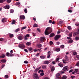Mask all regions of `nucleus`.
<instances>
[{"mask_svg": "<svg viewBox=\"0 0 79 79\" xmlns=\"http://www.w3.org/2000/svg\"><path fill=\"white\" fill-rule=\"evenodd\" d=\"M52 32V30L50 27H47L45 31V35H48L50 33H51Z\"/></svg>", "mask_w": 79, "mask_h": 79, "instance_id": "obj_1", "label": "nucleus"}, {"mask_svg": "<svg viewBox=\"0 0 79 79\" xmlns=\"http://www.w3.org/2000/svg\"><path fill=\"white\" fill-rule=\"evenodd\" d=\"M33 77L34 78V79H39V78L37 74L35 73H34L33 74Z\"/></svg>", "mask_w": 79, "mask_h": 79, "instance_id": "obj_2", "label": "nucleus"}, {"mask_svg": "<svg viewBox=\"0 0 79 79\" xmlns=\"http://www.w3.org/2000/svg\"><path fill=\"white\" fill-rule=\"evenodd\" d=\"M18 47L20 48H21L22 49H24V48H25V45L24 44H20L18 45Z\"/></svg>", "mask_w": 79, "mask_h": 79, "instance_id": "obj_3", "label": "nucleus"}, {"mask_svg": "<svg viewBox=\"0 0 79 79\" xmlns=\"http://www.w3.org/2000/svg\"><path fill=\"white\" fill-rule=\"evenodd\" d=\"M61 37V35H56V36L54 37V39L55 40H58L59 38Z\"/></svg>", "mask_w": 79, "mask_h": 79, "instance_id": "obj_4", "label": "nucleus"}, {"mask_svg": "<svg viewBox=\"0 0 79 79\" xmlns=\"http://www.w3.org/2000/svg\"><path fill=\"white\" fill-rule=\"evenodd\" d=\"M60 60L59 58H57L56 60H55V61H53L52 62V63L53 64H56V63L58 61Z\"/></svg>", "mask_w": 79, "mask_h": 79, "instance_id": "obj_5", "label": "nucleus"}, {"mask_svg": "<svg viewBox=\"0 0 79 79\" xmlns=\"http://www.w3.org/2000/svg\"><path fill=\"white\" fill-rule=\"evenodd\" d=\"M6 55L7 56H13V54H12V53H10V54L9 52L6 53Z\"/></svg>", "mask_w": 79, "mask_h": 79, "instance_id": "obj_6", "label": "nucleus"}, {"mask_svg": "<svg viewBox=\"0 0 79 79\" xmlns=\"http://www.w3.org/2000/svg\"><path fill=\"white\" fill-rule=\"evenodd\" d=\"M69 67L67 66H64L63 69V71H67L69 69Z\"/></svg>", "mask_w": 79, "mask_h": 79, "instance_id": "obj_7", "label": "nucleus"}, {"mask_svg": "<svg viewBox=\"0 0 79 79\" xmlns=\"http://www.w3.org/2000/svg\"><path fill=\"white\" fill-rule=\"evenodd\" d=\"M45 38L44 37H41L40 38V42H44V40H45Z\"/></svg>", "mask_w": 79, "mask_h": 79, "instance_id": "obj_8", "label": "nucleus"}, {"mask_svg": "<svg viewBox=\"0 0 79 79\" xmlns=\"http://www.w3.org/2000/svg\"><path fill=\"white\" fill-rule=\"evenodd\" d=\"M18 39L19 40H21L23 39V36L22 35H19L18 36Z\"/></svg>", "mask_w": 79, "mask_h": 79, "instance_id": "obj_9", "label": "nucleus"}, {"mask_svg": "<svg viewBox=\"0 0 79 79\" xmlns=\"http://www.w3.org/2000/svg\"><path fill=\"white\" fill-rule=\"evenodd\" d=\"M66 78H67V77L65 75H64L61 78L59 77V79H66Z\"/></svg>", "mask_w": 79, "mask_h": 79, "instance_id": "obj_10", "label": "nucleus"}, {"mask_svg": "<svg viewBox=\"0 0 79 79\" xmlns=\"http://www.w3.org/2000/svg\"><path fill=\"white\" fill-rule=\"evenodd\" d=\"M2 23H3L6 22V19L5 18L2 19Z\"/></svg>", "mask_w": 79, "mask_h": 79, "instance_id": "obj_11", "label": "nucleus"}, {"mask_svg": "<svg viewBox=\"0 0 79 79\" xmlns=\"http://www.w3.org/2000/svg\"><path fill=\"white\" fill-rule=\"evenodd\" d=\"M4 8L5 9H7L10 8V6L9 5H7L4 6Z\"/></svg>", "mask_w": 79, "mask_h": 79, "instance_id": "obj_12", "label": "nucleus"}, {"mask_svg": "<svg viewBox=\"0 0 79 79\" xmlns=\"http://www.w3.org/2000/svg\"><path fill=\"white\" fill-rule=\"evenodd\" d=\"M20 18L21 19H25V16H24V15H20Z\"/></svg>", "mask_w": 79, "mask_h": 79, "instance_id": "obj_13", "label": "nucleus"}, {"mask_svg": "<svg viewBox=\"0 0 79 79\" xmlns=\"http://www.w3.org/2000/svg\"><path fill=\"white\" fill-rule=\"evenodd\" d=\"M58 66H60V67H61V68H62V67H63V65L61 63H59V64H58Z\"/></svg>", "mask_w": 79, "mask_h": 79, "instance_id": "obj_14", "label": "nucleus"}, {"mask_svg": "<svg viewBox=\"0 0 79 79\" xmlns=\"http://www.w3.org/2000/svg\"><path fill=\"white\" fill-rule=\"evenodd\" d=\"M55 35V34H54V33H52L50 34L49 36L50 37H54Z\"/></svg>", "mask_w": 79, "mask_h": 79, "instance_id": "obj_15", "label": "nucleus"}, {"mask_svg": "<svg viewBox=\"0 0 79 79\" xmlns=\"http://www.w3.org/2000/svg\"><path fill=\"white\" fill-rule=\"evenodd\" d=\"M46 68H47V66H46L45 65H43L42 66V68L43 69H46Z\"/></svg>", "mask_w": 79, "mask_h": 79, "instance_id": "obj_16", "label": "nucleus"}, {"mask_svg": "<svg viewBox=\"0 0 79 79\" xmlns=\"http://www.w3.org/2000/svg\"><path fill=\"white\" fill-rule=\"evenodd\" d=\"M37 47H38L39 48H40V47H42V44H37Z\"/></svg>", "mask_w": 79, "mask_h": 79, "instance_id": "obj_17", "label": "nucleus"}, {"mask_svg": "<svg viewBox=\"0 0 79 79\" xmlns=\"http://www.w3.org/2000/svg\"><path fill=\"white\" fill-rule=\"evenodd\" d=\"M44 64H48L49 63V61H44Z\"/></svg>", "mask_w": 79, "mask_h": 79, "instance_id": "obj_18", "label": "nucleus"}, {"mask_svg": "<svg viewBox=\"0 0 79 79\" xmlns=\"http://www.w3.org/2000/svg\"><path fill=\"white\" fill-rule=\"evenodd\" d=\"M74 71L76 73H78V72H79V69H75Z\"/></svg>", "mask_w": 79, "mask_h": 79, "instance_id": "obj_19", "label": "nucleus"}, {"mask_svg": "<svg viewBox=\"0 0 79 79\" xmlns=\"http://www.w3.org/2000/svg\"><path fill=\"white\" fill-rule=\"evenodd\" d=\"M73 40H69V44H71V43H73Z\"/></svg>", "mask_w": 79, "mask_h": 79, "instance_id": "obj_20", "label": "nucleus"}, {"mask_svg": "<svg viewBox=\"0 0 79 79\" xmlns=\"http://www.w3.org/2000/svg\"><path fill=\"white\" fill-rule=\"evenodd\" d=\"M78 34V33H77V32H75L73 34V36H76V35H77Z\"/></svg>", "mask_w": 79, "mask_h": 79, "instance_id": "obj_21", "label": "nucleus"}, {"mask_svg": "<svg viewBox=\"0 0 79 79\" xmlns=\"http://www.w3.org/2000/svg\"><path fill=\"white\" fill-rule=\"evenodd\" d=\"M65 58L66 61H68L69 60V59H68V56H65Z\"/></svg>", "mask_w": 79, "mask_h": 79, "instance_id": "obj_22", "label": "nucleus"}, {"mask_svg": "<svg viewBox=\"0 0 79 79\" xmlns=\"http://www.w3.org/2000/svg\"><path fill=\"white\" fill-rule=\"evenodd\" d=\"M40 69V67L36 69L35 71V72H37V71H38Z\"/></svg>", "mask_w": 79, "mask_h": 79, "instance_id": "obj_23", "label": "nucleus"}, {"mask_svg": "<svg viewBox=\"0 0 79 79\" xmlns=\"http://www.w3.org/2000/svg\"><path fill=\"white\" fill-rule=\"evenodd\" d=\"M20 31V29H19V28H18L15 30V32H18V31Z\"/></svg>", "mask_w": 79, "mask_h": 79, "instance_id": "obj_24", "label": "nucleus"}, {"mask_svg": "<svg viewBox=\"0 0 79 79\" xmlns=\"http://www.w3.org/2000/svg\"><path fill=\"white\" fill-rule=\"evenodd\" d=\"M56 52H59V51H60V49L59 48H57L56 49Z\"/></svg>", "mask_w": 79, "mask_h": 79, "instance_id": "obj_25", "label": "nucleus"}, {"mask_svg": "<svg viewBox=\"0 0 79 79\" xmlns=\"http://www.w3.org/2000/svg\"><path fill=\"white\" fill-rule=\"evenodd\" d=\"M26 45H28V46L30 45H31V43L30 42H28L26 43Z\"/></svg>", "mask_w": 79, "mask_h": 79, "instance_id": "obj_26", "label": "nucleus"}, {"mask_svg": "<svg viewBox=\"0 0 79 79\" xmlns=\"http://www.w3.org/2000/svg\"><path fill=\"white\" fill-rule=\"evenodd\" d=\"M5 55L4 54L2 55V56H0V57H1V58H5Z\"/></svg>", "mask_w": 79, "mask_h": 79, "instance_id": "obj_27", "label": "nucleus"}, {"mask_svg": "<svg viewBox=\"0 0 79 79\" xmlns=\"http://www.w3.org/2000/svg\"><path fill=\"white\" fill-rule=\"evenodd\" d=\"M38 26V25L36 23H35V24H34L33 27H37Z\"/></svg>", "mask_w": 79, "mask_h": 79, "instance_id": "obj_28", "label": "nucleus"}, {"mask_svg": "<svg viewBox=\"0 0 79 79\" xmlns=\"http://www.w3.org/2000/svg\"><path fill=\"white\" fill-rule=\"evenodd\" d=\"M50 53V52H48V56H47V58H50V54H49V53Z\"/></svg>", "mask_w": 79, "mask_h": 79, "instance_id": "obj_29", "label": "nucleus"}, {"mask_svg": "<svg viewBox=\"0 0 79 79\" xmlns=\"http://www.w3.org/2000/svg\"><path fill=\"white\" fill-rule=\"evenodd\" d=\"M51 71H55V67H52L51 68Z\"/></svg>", "mask_w": 79, "mask_h": 79, "instance_id": "obj_30", "label": "nucleus"}, {"mask_svg": "<svg viewBox=\"0 0 79 79\" xmlns=\"http://www.w3.org/2000/svg\"><path fill=\"white\" fill-rule=\"evenodd\" d=\"M40 58H41V59H44L45 56H40Z\"/></svg>", "mask_w": 79, "mask_h": 79, "instance_id": "obj_31", "label": "nucleus"}, {"mask_svg": "<svg viewBox=\"0 0 79 79\" xmlns=\"http://www.w3.org/2000/svg\"><path fill=\"white\" fill-rule=\"evenodd\" d=\"M1 62L2 63H5L6 62V60L5 59H3L1 60Z\"/></svg>", "mask_w": 79, "mask_h": 79, "instance_id": "obj_32", "label": "nucleus"}, {"mask_svg": "<svg viewBox=\"0 0 79 79\" xmlns=\"http://www.w3.org/2000/svg\"><path fill=\"white\" fill-rule=\"evenodd\" d=\"M5 0H0V3H3Z\"/></svg>", "mask_w": 79, "mask_h": 79, "instance_id": "obj_33", "label": "nucleus"}, {"mask_svg": "<svg viewBox=\"0 0 79 79\" xmlns=\"http://www.w3.org/2000/svg\"><path fill=\"white\" fill-rule=\"evenodd\" d=\"M73 53L74 55H76L77 54V52L75 51L73 52Z\"/></svg>", "mask_w": 79, "mask_h": 79, "instance_id": "obj_34", "label": "nucleus"}, {"mask_svg": "<svg viewBox=\"0 0 79 79\" xmlns=\"http://www.w3.org/2000/svg\"><path fill=\"white\" fill-rule=\"evenodd\" d=\"M24 12L25 13H27V8H25L24 10Z\"/></svg>", "mask_w": 79, "mask_h": 79, "instance_id": "obj_35", "label": "nucleus"}, {"mask_svg": "<svg viewBox=\"0 0 79 79\" xmlns=\"http://www.w3.org/2000/svg\"><path fill=\"white\" fill-rule=\"evenodd\" d=\"M38 73H43V70H40L38 71Z\"/></svg>", "mask_w": 79, "mask_h": 79, "instance_id": "obj_36", "label": "nucleus"}, {"mask_svg": "<svg viewBox=\"0 0 79 79\" xmlns=\"http://www.w3.org/2000/svg\"><path fill=\"white\" fill-rule=\"evenodd\" d=\"M67 28L69 30H71V27L70 26H69L67 27Z\"/></svg>", "mask_w": 79, "mask_h": 79, "instance_id": "obj_37", "label": "nucleus"}, {"mask_svg": "<svg viewBox=\"0 0 79 79\" xmlns=\"http://www.w3.org/2000/svg\"><path fill=\"white\" fill-rule=\"evenodd\" d=\"M75 40H79V37L77 36L76 37H75Z\"/></svg>", "mask_w": 79, "mask_h": 79, "instance_id": "obj_38", "label": "nucleus"}, {"mask_svg": "<svg viewBox=\"0 0 79 79\" xmlns=\"http://www.w3.org/2000/svg\"><path fill=\"white\" fill-rule=\"evenodd\" d=\"M73 35V33H70L69 35V37H72V36Z\"/></svg>", "mask_w": 79, "mask_h": 79, "instance_id": "obj_39", "label": "nucleus"}, {"mask_svg": "<svg viewBox=\"0 0 79 79\" xmlns=\"http://www.w3.org/2000/svg\"><path fill=\"white\" fill-rule=\"evenodd\" d=\"M61 48H64V46L63 45H61L60 46Z\"/></svg>", "mask_w": 79, "mask_h": 79, "instance_id": "obj_40", "label": "nucleus"}, {"mask_svg": "<svg viewBox=\"0 0 79 79\" xmlns=\"http://www.w3.org/2000/svg\"><path fill=\"white\" fill-rule=\"evenodd\" d=\"M16 22V21L15 20H13L12 22L11 23V24H15V22Z\"/></svg>", "mask_w": 79, "mask_h": 79, "instance_id": "obj_41", "label": "nucleus"}, {"mask_svg": "<svg viewBox=\"0 0 79 79\" xmlns=\"http://www.w3.org/2000/svg\"><path fill=\"white\" fill-rule=\"evenodd\" d=\"M5 79H8V75H6L5 76Z\"/></svg>", "mask_w": 79, "mask_h": 79, "instance_id": "obj_42", "label": "nucleus"}, {"mask_svg": "<svg viewBox=\"0 0 79 79\" xmlns=\"http://www.w3.org/2000/svg\"><path fill=\"white\" fill-rule=\"evenodd\" d=\"M10 13H14V10L12 9H11L10 10Z\"/></svg>", "mask_w": 79, "mask_h": 79, "instance_id": "obj_43", "label": "nucleus"}, {"mask_svg": "<svg viewBox=\"0 0 79 79\" xmlns=\"http://www.w3.org/2000/svg\"><path fill=\"white\" fill-rule=\"evenodd\" d=\"M53 44V42L52 41H51L49 42V45H52V44Z\"/></svg>", "mask_w": 79, "mask_h": 79, "instance_id": "obj_44", "label": "nucleus"}, {"mask_svg": "<svg viewBox=\"0 0 79 79\" xmlns=\"http://www.w3.org/2000/svg\"><path fill=\"white\" fill-rule=\"evenodd\" d=\"M63 62L64 63H66V60H62Z\"/></svg>", "mask_w": 79, "mask_h": 79, "instance_id": "obj_45", "label": "nucleus"}, {"mask_svg": "<svg viewBox=\"0 0 79 79\" xmlns=\"http://www.w3.org/2000/svg\"><path fill=\"white\" fill-rule=\"evenodd\" d=\"M28 50L29 52H31V51H32V48H30L28 49Z\"/></svg>", "mask_w": 79, "mask_h": 79, "instance_id": "obj_46", "label": "nucleus"}, {"mask_svg": "<svg viewBox=\"0 0 79 79\" xmlns=\"http://www.w3.org/2000/svg\"><path fill=\"white\" fill-rule=\"evenodd\" d=\"M60 76V74L59 73H57L56 75V77H58Z\"/></svg>", "mask_w": 79, "mask_h": 79, "instance_id": "obj_47", "label": "nucleus"}, {"mask_svg": "<svg viewBox=\"0 0 79 79\" xmlns=\"http://www.w3.org/2000/svg\"><path fill=\"white\" fill-rule=\"evenodd\" d=\"M63 21H60L59 22V24H63Z\"/></svg>", "mask_w": 79, "mask_h": 79, "instance_id": "obj_48", "label": "nucleus"}, {"mask_svg": "<svg viewBox=\"0 0 79 79\" xmlns=\"http://www.w3.org/2000/svg\"><path fill=\"white\" fill-rule=\"evenodd\" d=\"M10 37H13V34H10Z\"/></svg>", "mask_w": 79, "mask_h": 79, "instance_id": "obj_49", "label": "nucleus"}, {"mask_svg": "<svg viewBox=\"0 0 79 79\" xmlns=\"http://www.w3.org/2000/svg\"><path fill=\"white\" fill-rule=\"evenodd\" d=\"M28 63L29 62H28V61H24V63H25L26 64H27V63Z\"/></svg>", "mask_w": 79, "mask_h": 79, "instance_id": "obj_50", "label": "nucleus"}, {"mask_svg": "<svg viewBox=\"0 0 79 79\" xmlns=\"http://www.w3.org/2000/svg\"><path fill=\"white\" fill-rule=\"evenodd\" d=\"M24 40H27V36H25Z\"/></svg>", "mask_w": 79, "mask_h": 79, "instance_id": "obj_51", "label": "nucleus"}, {"mask_svg": "<svg viewBox=\"0 0 79 79\" xmlns=\"http://www.w3.org/2000/svg\"><path fill=\"white\" fill-rule=\"evenodd\" d=\"M32 35H33V36H35V35H36V34L34 33H32Z\"/></svg>", "mask_w": 79, "mask_h": 79, "instance_id": "obj_52", "label": "nucleus"}, {"mask_svg": "<svg viewBox=\"0 0 79 79\" xmlns=\"http://www.w3.org/2000/svg\"><path fill=\"white\" fill-rule=\"evenodd\" d=\"M68 11L69 13H72V10H68Z\"/></svg>", "mask_w": 79, "mask_h": 79, "instance_id": "obj_53", "label": "nucleus"}, {"mask_svg": "<svg viewBox=\"0 0 79 79\" xmlns=\"http://www.w3.org/2000/svg\"><path fill=\"white\" fill-rule=\"evenodd\" d=\"M40 54V53H37V54H36L35 56H38Z\"/></svg>", "mask_w": 79, "mask_h": 79, "instance_id": "obj_54", "label": "nucleus"}, {"mask_svg": "<svg viewBox=\"0 0 79 79\" xmlns=\"http://www.w3.org/2000/svg\"><path fill=\"white\" fill-rule=\"evenodd\" d=\"M26 27H23L22 28L21 30H22V29H26Z\"/></svg>", "mask_w": 79, "mask_h": 79, "instance_id": "obj_55", "label": "nucleus"}, {"mask_svg": "<svg viewBox=\"0 0 79 79\" xmlns=\"http://www.w3.org/2000/svg\"><path fill=\"white\" fill-rule=\"evenodd\" d=\"M30 35L29 34H27L25 36L26 37H29Z\"/></svg>", "mask_w": 79, "mask_h": 79, "instance_id": "obj_56", "label": "nucleus"}, {"mask_svg": "<svg viewBox=\"0 0 79 79\" xmlns=\"http://www.w3.org/2000/svg\"><path fill=\"white\" fill-rule=\"evenodd\" d=\"M40 74L41 76H43L44 75V73H41Z\"/></svg>", "mask_w": 79, "mask_h": 79, "instance_id": "obj_57", "label": "nucleus"}, {"mask_svg": "<svg viewBox=\"0 0 79 79\" xmlns=\"http://www.w3.org/2000/svg\"><path fill=\"white\" fill-rule=\"evenodd\" d=\"M11 1V0H7V2L8 3H10V2Z\"/></svg>", "mask_w": 79, "mask_h": 79, "instance_id": "obj_58", "label": "nucleus"}, {"mask_svg": "<svg viewBox=\"0 0 79 79\" xmlns=\"http://www.w3.org/2000/svg\"><path fill=\"white\" fill-rule=\"evenodd\" d=\"M75 77V76H71V78H72V79H74Z\"/></svg>", "mask_w": 79, "mask_h": 79, "instance_id": "obj_59", "label": "nucleus"}, {"mask_svg": "<svg viewBox=\"0 0 79 79\" xmlns=\"http://www.w3.org/2000/svg\"><path fill=\"white\" fill-rule=\"evenodd\" d=\"M75 25L76 26H79V23H76L75 24Z\"/></svg>", "mask_w": 79, "mask_h": 79, "instance_id": "obj_60", "label": "nucleus"}, {"mask_svg": "<svg viewBox=\"0 0 79 79\" xmlns=\"http://www.w3.org/2000/svg\"><path fill=\"white\" fill-rule=\"evenodd\" d=\"M25 52H27H27H28V51H27V49H25L24 50Z\"/></svg>", "mask_w": 79, "mask_h": 79, "instance_id": "obj_61", "label": "nucleus"}, {"mask_svg": "<svg viewBox=\"0 0 79 79\" xmlns=\"http://www.w3.org/2000/svg\"><path fill=\"white\" fill-rule=\"evenodd\" d=\"M76 58H77L78 59H79V55H77Z\"/></svg>", "mask_w": 79, "mask_h": 79, "instance_id": "obj_62", "label": "nucleus"}, {"mask_svg": "<svg viewBox=\"0 0 79 79\" xmlns=\"http://www.w3.org/2000/svg\"><path fill=\"white\" fill-rule=\"evenodd\" d=\"M76 66H79V62H78L76 64Z\"/></svg>", "mask_w": 79, "mask_h": 79, "instance_id": "obj_63", "label": "nucleus"}, {"mask_svg": "<svg viewBox=\"0 0 79 79\" xmlns=\"http://www.w3.org/2000/svg\"><path fill=\"white\" fill-rule=\"evenodd\" d=\"M44 79H49V78L48 77H45L44 78Z\"/></svg>", "mask_w": 79, "mask_h": 79, "instance_id": "obj_64", "label": "nucleus"}]
</instances>
